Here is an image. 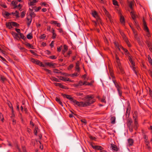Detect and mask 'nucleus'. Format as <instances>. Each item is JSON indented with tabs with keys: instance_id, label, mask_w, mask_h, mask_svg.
Instances as JSON below:
<instances>
[{
	"instance_id": "obj_34",
	"label": "nucleus",
	"mask_w": 152,
	"mask_h": 152,
	"mask_svg": "<svg viewBox=\"0 0 152 152\" xmlns=\"http://www.w3.org/2000/svg\"><path fill=\"white\" fill-rule=\"evenodd\" d=\"M113 4L115 6H118V2L116 0H113Z\"/></svg>"
},
{
	"instance_id": "obj_9",
	"label": "nucleus",
	"mask_w": 152,
	"mask_h": 152,
	"mask_svg": "<svg viewBox=\"0 0 152 152\" xmlns=\"http://www.w3.org/2000/svg\"><path fill=\"white\" fill-rule=\"evenodd\" d=\"M117 11L120 17V21L122 25H124L125 23L124 18V16L122 15L121 11L118 9H117Z\"/></svg>"
},
{
	"instance_id": "obj_42",
	"label": "nucleus",
	"mask_w": 152,
	"mask_h": 152,
	"mask_svg": "<svg viewBox=\"0 0 152 152\" xmlns=\"http://www.w3.org/2000/svg\"><path fill=\"white\" fill-rule=\"evenodd\" d=\"M30 51L31 52V53L32 54H33V55H34L35 56H37V54L36 53H35L34 51L31 50H30Z\"/></svg>"
},
{
	"instance_id": "obj_18",
	"label": "nucleus",
	"mask_w": 152,
	"mask_h": 152,
	"mask_svg": "<svg viewBox=\"0 0 152 152\" xmlns=\"http://www.w3.org/2000/svg\"><path fill=\"white\" fill-rule=\"evenodd\" d=\"M128 145L129 146H132L133 145V143H134V141L133 139H128Z\"/></svg>"
},
{
	"instance_id": "obj_59",
	"label": "nucleus",
	"mask_w": 152,
	"mask_h": 152,
	"mask_svg": "<svg viewBox=\"0 0 152 152\" xmlns=\"http://www.w3.org/2000/svg\"><path fill=\"white\" fill-rule=\"evenodd\" d=\"M50 58L52 59H54L56 58V56H50Z\"/></svg>"
},
{
	"instance_id": "obj_40",
	"label": "nucleus",
	"mask_w": 152,
	"mask_h": 152,
	"mask_svg": "<svg viewBox=\"0 0 152 152\" xmlns=\"http://www.w3.org/2000/svg\"><path fill=\"white\" fill-rule=\"evenodd\" d=\"M12 115L10 117L12 119H13V118H14L15 116V114L14 113L13 110H12Z\"/></svg>"
},
{
	"instance_id": "obj_27",
	"label": "nucleus",
	"mask_w": 152,
	"mask_h": 152,
	"mask_svg": "<svg viewBox=\"0 0 152 152\" xmlns=\"http://www.w3.org/2000/svg\"><path fill=\"white\" fill-rule=\"evenodd\" d=\"M132 123V121L131 119L129 118L128 120V126H131Z\"/></svg>"
},
{
	"instance_id": "obj_37",
	"label": "nucleus",
	"mask_w": 152,
	"mask_h": 152,
	"mask_svg": "<svg viewBox=\"0 0 152 152\" xmlns=\"http://www.w3.org/2000/svg\"><path fill=\"white\" fill-rule=\"evenodd\" d=\"M51 79V80L53 81H54L56 82H59V80L55 77H52Z\"/></svg>"
},
{
	"instance_id": "obj_7",
	"label": "nucleus",
	"mask_w": 152,
	"mask_h": 152,
	"mask_svg": "<svg viewBox=\"0 0 152 152\" xmlns=\"http://www.w3.org/2000/svg\"><path fill=\"white\" fill-rule=\"evenodd\" d=\"M63 96L64 97H65L67 99H69L75 106H78L79 102L77 101L75 99H74L73 98L71 97L70 96L64 94Z\"/></svg>"
},
{
	"instance_id": "obj_3",
	"label": "nucleus",
	"mask_w": 152,
	"mask_h": 152,
	"mask_svg": "<svg viewBox=\"0 0 152 152\" xmlns=\"http://www.w3.org/2000/svg\"><path fill=\"white\" fill-rule=\"evenodd\" d=\"M92 15L95 18L96 20V21H94V25L95 26H97L98 25L100 24L102 25V23L101 22L100 18L98 14L95 11H93L92 12Z\"/></svg>"
},
{
	"instance_id": "obj_31",
	"label": "nucleus",
	"mask_w": 152,
	"mask_h": 152,
	"mask_svg": "<svg viewBox=\"0 0 152 152\" xmlns=\"http://www.w3.org/2000/svg\"><path fill=\"white\" fill-rule=\"evenodd\" d=\"M115 58L116 62H117V63L118 64V66H119L120 65H119L120 63L119 58L118 56L117 55L116 56Z\"/></svg>"
},
{
	"instance_id": "obj_24",
	"label": "nucleus",
	"mask_w": 152,
	"mask_h": 152,
	"mask_svg": "<svg viewBox=\"0 0 152 152\" xmlns=\"http://www.w3.org/2000/svg\"><path fill=\"white\" fill-rule=\"evenodd\" d=\"M111 123L112 124H114L115 123V116H112L110 118Z\"/></svg>"
},
{
	"instance_id": "obj_13",
	"label": "nucleus",
	"mask_w": 152,
	"mask_h": 152,
	"mask_svg": "<svg viewBox=\"0 0 152 152\" xmlns=\"http://www.w3.org/2000/svg\"><path fill=\"white\" fill-rule=\"evenodd\" d=\"M31 61L35 64H37V65L42 66V63L40 61L36 60L34 58H32L31 59Z\"/></svg>"
},
{
	"instance_id": "obj_30",
	"label": "nucleus",
	"mask_w": 152,
	"mask_h": 152,
	"mask_svg": "<svg viewBox=\"0 0 152 152\" xmlns=\"http://www.w3.org/2000/svg\"><path fill=\"white\" fill-rule=\"evenodd\" d=\"M56 101L60 105L63 106L62 104V103L61 101H60V100L59 98L58 97H56Z\"/></svg>"
},
{
	"instance_id": "obj_64",
	"label": "nucleus",
	"mask_w": 152,
	"mask_h": 152,
	"mask_svg": "<svg viewBox=\"0 0 152 152\" xmlns=\"http://www.w3.org/2000/svg\"><path fill=\"white\" fill-rule=\"evenodd\" d=\"M15 30L16 31V32L18 33V35L20 34V33H21L20 32V30L19 29H16Z\"/></svg>"
},
{
	"instance_id": "obj_35",
	"label": "nucleus",
	"mask_w": 152,
	"mask_h": 152,
	"mask_svg": "<svg viewBox=\"0 0 152 152\" xmlns=\"http://www.w3.org/2000/svg\"><path fill=\"white\" fill-rule=\"evenodd\" d=\"M19 35L20 36V38L22 39H26V37L24 36L23 34L21 33H20V34Z\"/></svg>"
},
{
	"instance_id": "obj_57",
	"label": "nucleus",
	"mask_w": 152,
	"mask_h": 152,
	"mask_svg": "<svg viewBox=\"0 0 152 152\" xmlns=\"http://www.w3.org/2000/svg\"><path fill=\"white\" fill-rule=\"evenodd\" d=\"M129 131L131 132H132L133 131V128L131 126H128Z\"/></svg>"
},
{
	"instance_id": "obj_2",
	"label": "nucleus",
	"mask_w": 152,
	"mask_h": 152,
	"mask_svg": "<svg viewBox=\"0 0 152 152\" xmlns=\"http://www.w3.org/2000/svg\"><path fill=\"white\" fill-rule=\"evenodd\" d=\"M115 44L117 47L118 48L119 50H120L121 49H122L124 51L126 55L128 56V58L129 59V61H130V63L132 64V65L133 66L134 65V63L133 61L132 57L131 55H130L129 54V53L127 50L125 48H124L123 47H122V46H119L118 45H117L116 43H115Z\"/></svg>"
},
{
	"instance_id": "obj_43",
	"label": "nucleus",
	"mask_w": 152,
	"mask_h": 152,
	"mask_svg": "<svg viewBox=\"0 0 152 152\" xmlns=\"http://www.w3.org/2000/svg\"><path fill=\"white\" fill-rule=\"evenodd\" d=\"M111 67H109V70H110V75H111V76L112 77L113 76V73L112 71H111V70L112 69Z\"/></svg>"
},
{
	"instance_id": "obj_61",
	"label": "nucleus",
	"mask_w": 152,
	"mask_h": 152,
	"mask_svg": "<svg viewBox=\"0 0 152 152\" xmlns=\"http://www.w3.org/2000/svg\"><path fill=\"white\" fill-rule=\"evenodd\" d=\"M145 144H149V142L148 140V139H145Z\"/></svg>"
},
{
	"instance_id": "obj_45",
	"label": "nucleus",
	"mask_w": 152,
	"mask_h": 152,
	"mask_svg": "<svg viewBox=\"0 0 152 152\" xmlns=\"http://www.w3.org/2000/svg\"><path fill=\"white\" fill-rule=\"evenodd\" d=\"M13 14H14V15L16 16L17 17H18V14L17 12V11H16L14 13H12Z\"/></svg>"
},
{
	"instance_id": "obj_54",
	"label": "nucleus",
	"mask_w": 152,
	"mask_h": 152,
	"mask_svg": "<svg viewBox=\"0 0 152 152\" xmlns=\"http://www.w3.org/2000/svg\"><path fill=\"white\" fill-rule=\"evenodd\" d=\"M146 148L149 150H150L151 148L150 146L149 145V144H146Z\"/></svg>"
},
{
	"instance_id": "obj_58",
	"label": "nucleus",
	"mask_w": 152,
	"mask_h": 152,
	"mask_svg": "<svg viewBox=\"0 0 152 152\" xmlns=\"http://www.w3.org/2000/svg\"><path fill=\"white\" fill-rule=\"evenodd\" d=\"M47 64L48 65L50 66H54V65L52 63H47Z\"/></svg>"
},
{
	"instance_id": "obj_33",
	"label": "nucleus",
	"mask_w": 152,
	"mask_h": 152,
	"mask_svg": "<svg viewBox=\"0 0 152 152\" xmlns=\"http://www.w3.org/2000/svg\"><path fill=\"white\" fill-rule=\"evenodd\" d=\"M12 26L17 27L19 26V24L14 22H12Z\"/></svg>"
},
{
	"instance_id": "obj_56",
	"label": "nucleus",
	"mask_w": 152,
	"mask_h": 152,
	"mask_svg": "<svg viewBox=\"0 0 152 152\" xmlns=\"http://www.w3.org/2000/svg\"><path fill=\"white\" fill-rule=\"evenodd\" d=\"M149 92L150 95L151 97H152V91L150 89H149Z\"/></svg>"
},
{
	"instance_id": "obj_46",
	"label": "nucleus",
	"mask_w": 152,
	"mask_h": 152,
	"mask_svg": "<svg viewBox=\"0 0 152 152\" xmlns=\"http://www.w3.org/2000/svg\"><path fill=\"white\" fill-rule=\"evenodd\" d=\"M34 133L35 135H37V128H36V127L35 128V129L34 130Z\"/></svg>"
},
{
	"instance_id": "obj_8",
	"label": "nucleus",
	"mask_w": 152,
	"mask_h": 152,
	"mask_svg": "<svg viewBox=\"0 0 152 152\" xmlns=\"http://www.w3.org/2000/svg\"><path fill=\"white\" fill-rule=\"evenodd\" d=\"M113 82L116 88L117 89L119 96H121L122 95V91L121 90V86L120 83H117L115 81H113Z\"/></svg>"
},
{
	"instance_id": "obj_23",
	"label": "nucleus",
	"mask_w": 152,
	"mask_h": 152,
	"mask_svg": "<svg viewBox=\"0 0 152 152\" xmlns=\"http://www.w3.org/2000/svg\"><path fill=\"white\" fill-rule=\"evenodd\" d=\"M12 22H7L6 23V25L7 27L8 28L10 29L12 27Z\"/></svg>"
},
{
	"instance_id": "obj_32",
	"label": "nucleus",
	"mask_w": 152,
	"mask_h": 152,
	"mask_svg": "<svg viewBox=\"0 0 152 152\" xmlns=\"http://www.w3.org/2000/svg\"><path fill=\"white\" fill-rule=\"evenodd\" d=\"M60 79L61 80H64V81H69V78H66L64 77H60Z\"/></svg>"
},
{
	"instance_id": "obj_15",
	"label": "nucleus",
	"mask_w": 152,
	"mask_h": 152,
	"mask_svg": "<svg viewBox=\"0 0 152 152\" xmlns=\"http://www.w3.org/2000/svg\"><path fill=\"white\" fill-rule=\"evenodd\" d=\"M121 35L123 37V38L124 39L125 41L126 42L128 46L129 47H130L131 46V45L129 43V42L126 39V37H125V35L123 33H121Z\"/></svg>"
},
{
	"instance_id": "obj_62",
	"label": "nucleus",
	"mask_w": 152,
	"mask_h": 152,
	"mask_svg": "<svg viewBox=\"0 0 152 152\" xmlns=\"http://www.w3.org/2000/svg\"><path fill=\"white\" fill-rule=\"evenodd\" d=\"M54 84L56 86H61V83H54Z\"/></svg>"
},
{
	"instance_id": "obj_14",
	"label": "nucleus",
	"mask_w": 152,
	"mask_h": 152,
	"mask_svg": "<svg viewBox=\"0 0 152 152\" xmlns=\"http://www.w3.org/2000/svg\"><path fill=\"white\" fill-rule=\"evenodd\" d=\"M38 1V0H29L28 4L29 6L34 5Z\"/></svg>"
},
{
	"instance_id": "obj_51",
	"label": "nucleus",
	"mask_w": 152,
	"mask_h": 152,
	"mask_svg": "<svg viewBox=\"0 0 152 152\" xmlns=\"http://www.w3.org/2000/svg\"><path fill=\"white\" fill-rule=\"evenodd\" d=\"M62 48V46H61L60 47H58L57 48V51L58 52H60L61 50V49Z\"/></svg>"
},
{
	"instance_id": "obj_22",
	"label": "nucleus",
	"mask_w": 152,
	"mask_h": 152,
	"mask_svg": "<svg viewBox=\"0 0 152 152\" xmlns=\"http://www.w3.org/2000/svg\"><path fill=\"white\" fill-rule=\"evenodd\" d=\"M25 45L26 47H28L29 48H31L32 49H34L33 46L28 42H26L25 43Z\"/></svg>"
},
{
	"instance_id": "obj_12",
	"label": "nucleus",
	"mask_w": 152,
	"mask_h": 152,
	"mask_svg": "<svg viewBox=\"0 0 152 152\" xmlns=\"http://www.w3.org/2000/svg\"><path fill=\"white\" fill-rule=\"evenodd\" d=\"M73 61L77 60V62L76 63V66H79L80 65V61L81 60L80 58L78 56H76L72 58Z\"/></svg>"
},
{
	"instance_id": "obj_26",
	"label": "nucleus",
	"mask_w": 152,
	"mask_h": 152,
	"mask_svg": "<svg viewBox=\"0 0 152 152\" xmlns=\"http://www.w3.org/2000/svg\"><path fill=\"white\" fill-rule=\"evenodd\" d=\"M12 4L14 6L15 8H17V5L18 4V3L16 1H13L12 2Z\"/></svg>"
},
{
	"instance_id": "obj_19",
	"label": "nucleus",
	"mask_w": 152,
	"mask_h": 152,
	"mask_svg": "<svg viewBox=\"0 0 152 152\" xmlns=\"http://www.w3.org/2000/svg\"><path fill=\"white\" fill-rule=\"evenodd\" d=\"M93 148L95 149H97L98 150H100V151H101V150H102L103 149L102 147L101 146L96 145L95 146H92Z\"/></svg>"
},
{
	"instance_id": "obj_6",
	"label": "nucleus",
	"mask_w": 152,
	"mask_h": 152,
	"mask_svg": "<svg viewBox=\"0 0 152 152\" xmlns=\"http://www.w3.org/2000/svg\"><path fill=\"white\" fill-rule=\"evenodd\" d=\"M53 72L55 73H61V74H62L63 75L65 76H70L72 77H74V76H77L78 75V74L76 73H75L72 74H69L67 75V74L65 73L62 72L59 70H58L57 69H53Z\"/></svg>"
},
{
	"instance_id": "obj_41",
	"label": "nucleus",
	"mask_w": 152,
	"mask_h": 152,
	"mask_svg": "<svg viewBox=\"0 0 152 152\" xmlns=\"http://www.w3.org/2000/svg\"><path fill=\"white\" fill-rule=\"evenodd\" d=\"M42 5H44L46 7L48 6V5L45 2H42L40 4Z\"/></svg>"
},
{
	"instance_id": "obj_5",
	"label": "nucleus",
	"mask_w": 152,
	"mask_h": 152,
	"mask_svg": "<svg viewBox=\"0 0 152 152\" xmlns=\"http://www.w3.org/2000/svg\"><path fill=\"white\" fill-rule=\"evenodd\" d=\"M142 26L145 32L146 36L148 38L149 37L151 36L149 32L148 28L147 26L146 22L144 19H143Z\"/></svg>"
},
{
	"instance_id": "obj_55",
	"label": "nucleus",
	"mask_w": 152,
	"mask_h": 152,
	"mask_svg": "<svg viewBox=\"0 0 152 152\" xmlns=\"http://www.w3.org/2000/svg\"><path fill=\"white\" fill-rule=\"evenodd\" d=\"M81 122L82 123L84 124H86V123H87L86 121V120H85V119L81 120Z\"/></svg>"
},
{
	"instance_id": "obj_60",
	"label": "nucleus",
	"mask_w": 152,
	"mask_h": 152,
	"mask_svg": "<svg viewBox=\"0 0 152 152\" xmlns=\"http://www.w3.org/2000/svg\"><path fill=\"white\" fill-rule=\"evenodd\" d=\"M45 69L46 71L48 73L51 74V71L50 70L46 69Z\"/></svg>"
},
{
	"instance_id": "obj_36",
	"label": "nucleus",
	"mask_w": 152,
	"mask_h": 152,
	"mask_svg": "<svg viewBox=\"0 0 152 152\" xmlns=\"http://www.w3.org/2000/svg\"><path fill=\"white\" fill-rule=\"evenodd\" d=\"M82 77V78L84 79L85 80H88V78L86 77V74H85L83 75Z\"/></svg>"
},
{
	"instance_id": "obj_1",
	"label": "nucleus",
	"mask_w": 152,
	"mask_h": 152,
	"mask_svg": "<svg viewBox=\"0 0 152 152\" xmlns=\"http://www.w3.org/2000/svg\"><path fill=\"white\" fill-rule=\"evenodd\" d=\"M94 97L92 95H87L85 97V101L79 102L78 106L79 107H86L94 103L95 100L94 99Z\"/></svg>"
},
{
	"instance_id": "obj_50",
	"label": "nucleus",
	"mask_w": 152,
	"mask_h": 152,
	"mask_svg": "<svg viewBox=\"0 0 152 152\" xmlns=\"http://www.w3.org/2000/svg\"><path fill=\"white\" fill-rule=\"evenodd\" d=\"M26 14L25 12L23 11L21 12V16L22 18H23L25 15Z\"/></svg>"
},
{
	"instance_id": "obj_10",
	"label": "nucleus",
	"mask_w": 152,
	"mask_h": 152,
	"mask_svg": "<svg viewBox=\"0 0 152 152\" xmlns=\"http://www.w3.org/2000/svg\"><path fill=\"white\" fill-rule=\"evenodd\" d=\"M133 118L134 120V129L136 130L138 127V124L137 122V117L136 115H133Z\"/></svg>"
},
{
	"instance_id": "obj_25",
	"label": "nucleus",
	"mask_w": 152,
	"mask_h": 152,
	"mask_svg": "<svg viewBox=\"0 0 152 152\" xmlns=\"http://www.w3.org/2000/svg\"><path fill=\"white\" fill-rule=\"evenodd\" d=\"M72 53V52L71 50H69L67 54H65L64 55V56L65 57L69 58L70 56V55Z\"/></svg>"
},
{
	"instance_id": "obj_44",
	"label": "nucleus",
	"mask_w": 152,
	"mask_h": 152,
	"mask_svg": "<svg viewBox=\"0 0 152 152\" xmlns=\"http://www.w3.org/2000/svg\"><path fill=\"white\" fill-rule=\"evenodd\" d=\"M8 104L9 107L12 109V110H13V108L12 104L10 103H8Z\"/></svg>"
},
{
	"instance_id": "obj_20",
	"label": "nucleus",
	"mask_w": 152,
	"mask_h": 152,
	"mask_svg": "<svg viewBox=\"0 0 152 152\" xmlns=\"http://www.w3.org/2000/svg\"><path fill=\"white\" fill-rule=\"evenodd\" d=\"M0 81L3 83L7 80V78L4 76L1 75L0 77Z\"/></svg>"
},
{
	"instance_id": "obj_63",
	"label": "nucleus",
	"mask_w": 152,
	"mask_h": 152,
	"mask_svg": "<svg viewBox=\"0 0 152 152\" xmlns=\"http://www.w3.org/2000/svg\"><path fill=\"white\" fill-rule=\"evenodd\" d=\"M5 15L7 16H8L10 15V13L7 12H5L4 13Z\"/></svg>"
},
{
	"instance_id": "obj_38",
	"label": "nucleus",
	"mask_w": 152,
	"mask_h": 152,
	"mask_svg": "<svg viewBox=\"0 0 152 152\" xmlns=\"http://www.w3.org/2000/svg\"><path fill=\"white\" fill-rule=\"evenodd\" d=\"M148 61L150 63L151 65L152 66V60L150 56H148Z\"/></svg>"
},
{
	"instance_id": "obj_11",
	"label": "nucleus",
	"mask_w": 152,
	"mask_h": 152,
	"mask_svg": "<svg viewBox=\"0 0 152 152\" xmlns=\"http://www.w3.org/2000/svg\"><path fill=\"white\" fill-rule=\"evenodd\" d=\"M103 10L106 15V16L107 18L109 19L110 22L111 23H112L113 22V21L111 16L109 14L108 12H107L105 9L104 8Z\"/></svg>"
},
{
	"instance_id": "obj_4",
	"label": "nucleus",
	"mask_w": 152,
	"mask_h": 152,
	"mask_svg": "<svg viewBox=\"0 0 152 152\" xmlns=\"http://www.w3.org/2000/svg\"><path fill=\"white\" fill-rule=\"evenodd\" d=\"M134 4V2L133 1H130L129 4V6L130 8L132 10V11L130 12V14L132 19L134 20V24L135 25H136L137 24L136 21L135 20V19L138 17L137 15L134 12L133 10L132 6Z\"/></svg>"
},
{
	"instance_id": "obj_49",
	"label": "nucleus",
	"mask_w": 152,
	"mask_h": 152,
	"mask_svg": "<svg viewBox=\"0 0 152 152\" xmlns=\"http://www.w3.org/2000/svg\"><path fill=\"white\" fill-rule=\"evenodd\" d=\"M57 22L56 21H52L51 22V24H53L56 25L57 23Z\"/></svg>"
},
{
	"instance_id": "obj_52",
	"label": "nucleus",
	"mask_w": 152,
	"mask_h": 152,
	"mask_svg": "<svg viewBox=\"0 0 152 152\" xmlns=\"http://www.w3.org/2000/svg\"><path fill=\"white\" fill-rule=\"evenodd\" d=\"M22 7V5L20 4H19L18 5H17V8L20 9H21Z\"/></svg>"
},
{
	"instance_id": "obj_28",
	"label": "nucleus",
	"mask_w": 152,
	"mask_h": 152,
	"mask_svg": "<svg viewBox=\"0 0 152 152\" xmlns=\"http://www.w3.org/2000/svg\"><path fill=\"white\" fill-rule=\"evenodd\" d=\"M146 43L147 44L148 46L149 47V50L150 51L152 52V46L150 45L148 41L146 42Z\"/></svg>"
},
{
	"instance_id": "obj_29",
	"label": "nucleus",
	"mask_w": 152,
	"mask_h": 152,
	"mask_svg": "<svg viewBox=\"0 0 152 152\" xmlns=\"http://www.w3.org/2000/svg\"><path fill=\"white\" fill-rule=\"evenodd\" d=\"M31 15H30L29 16H28V17L27 18V19L28 21V25H29L31 23V20L30 19L31 18Z\"/></svg>"
},
{
	"instance_id": "obj_39",
	"label": "nucleus",
	"mask_w": 152,
	"mask_h": 152,
	"mask_svg": "<svg viewBox=\"0 0 152 152\" xmlns=\"http://www.w3.org/2000/svg\"><path fill=\"white\" fill-rule=\"evenodd\" d=\"M27 37L28 39H31L32 38V37L31 34H29L27 35Z\"/></svg>"
},
{
	"instance_id": "obj_16",
	"label": "nucleus",
	"mask_w": 152,
	"mask_h": 152,
	"mask_svg": "<svg viewBox=\"0 0 152 152\" xmlns=\"http://www.w3.org/2000/svg\"><path fill=\"white\" fill-rule=\"evenodd\" d=\"M68 47L67 46L64 45L63 46V49L62 50L63 54L64 56L65 52L67 50Z\"/></svg>"
},
{
	"instance_id": "obj_53",
	"label": "nucleus",
	"mask_w": 152,
	"mask_h": 152,
	"mask_svg": "<svg viewBox=\"0 0 152 152\" xmlns=\"http://www.w3.org/2000/svg\"><path fill=\"white\" fill-rule=\"evenodd\" d=\"M56 33H53V35H52V38L53 39H54L56 37Z\"/></svg>"
},
{
	"instance_id": "obj_17",
	"label": "nucleus",
	"mask_w": 152,
	"mask_h": 152,
	"mask_svg": "<svg viewBox=\"0 0 152 152\" xmlns=\"http://www.w3.org/2000/svg\"><path fill=\"white\" fill-rule=\"evenodd\" d=\"M83 85V82L82 81H80L78 83L74 84V86L75 87H80Z\"/></svg>"
},
{
	"instance_id": "obj_48",
	"label": "nucleus",
	"mask_w": 152,
	"mask_h": 152,
	"mask_svg": "<svg viewBox=\"0 0 152 152\" xmlns=\"http://www.w3.org/2000/svg\"><path fill=\"white\" fill-rule=\"evenodd\" d=\"M130 106L129 104L128 105V107L126 108V111L130 112Z\"/></svg>"
},
{
	"instance_id": "obj_47",
	"label": "nucleus",
	"mask_w": 152,
	"mask_h": 152,
	"mask_svg": "<svg viewBox=\"0 0 152 152\" xmlns=\"http://www.w3.org/2000/svg\"><path fill=\"white\" fill-rule=\"evenodd\" d=\"M119 69L120 70V72L122 74H123L124 73V72L123 70L122 67H119Z\"/></svg>"
},
{
	"instance_id": "obj_21",
	"label": "nucleus",
	"mask_w": 152,
	"mask_h": 152,
	"mask_svg": "<svg viewBox=\"0 0 152 152\" xmlns=\"http://www.w3.org/2000/svg\"><path fill=\"white\" fill-rule=\"evenodd\" d=\"M111 147L112 149L114 151H117L118 150V148L117 147V146L113 144H111Z\"/></svg>"
}]
</instances>
